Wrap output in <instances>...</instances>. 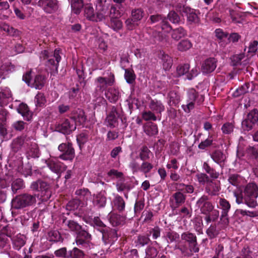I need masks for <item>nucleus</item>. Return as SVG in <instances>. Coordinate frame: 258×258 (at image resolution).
Listing matches in <instances>:
<instances>
[{
	"mask_svg": "<svg viewBox=\"0 0 258 258\" xmlns=\"http://www.w3.org/2000/svg\"><path fill=\"white\" fill-rule=\"evenodd\" d=\"M181 240L175 245V248L179 249L185 255H191L197 253L200 248L197 237L195 233L189 231L184 232L180 235Z\"/></svg>",
	"mask_w": 258,
	"mask_h": 258,
	"instance_id": "nucleus-1",
	"label": "nucleus"
},
{
	"mask_svg": "<svg viewBox=\"0 0 258 258\" xmlns=\"http://www.w3.org/2000/svg\"><path fill=\"white\" fill-rule=\"evenodd\" d=\"M233 195L238 204L244 203L250 208H254L257 205L256 199L258 197V188L255 183L248 184L243 192L234 191Z\"/></svg>",
	"mask_w": 258,
	"mask_h": 258,
	"instance_id": "nucleus-2",
	"label": "nucleus"
},
{
	"mask_svg": "<svg viewBox=\"0 0 258 258\" xmlns=\"http://www.w3.org/2000/svg\"><path fill=\"white\" fill-rule=\"evenodd\" d=\"M196 206L200 209L201 214L206 215L205 220L207 224L218 219L219 212L215 209L214 205L209 201L208 196L204 195L200 197L197 200Z\"/></svg>",
	"mask_w": 258,
	"mask_h": 258,
	"instance_id": "nucleus-3",
	"label": "nucleus"
},
{
	"mask_svg": "<svg viewBox=\"0 0 258 258\" xmlns=\"http://www.w3.org/2000/svg\"><path fill=\"white\" fill-rule=\"evenodd\" d=\"M109 4L106 1H98L96 6L95 22H100L108 20L110 17H120L118 10L114 7L109 8Z\"/></svg>",
	"mask_w": 258,
	"mask_h": 258,
	"instance_id": "nucleus-4",
	"label": "nucleus"
},
{
	"mask_svg": "<svg viewBox=\"0 0 258 258\" xmlns=\"http://www.w3.org/2000/svg\"><path fill=\"white\" fill-rule=\"evenodd\" d=\"M36 203V194H23L17 196L12 201V207L15 209H22Z\"/></svg>",
	"mask_w": 258,
	"mask_h": 258,
	"instance_id": "nucleus-5",
	"label": "nucleus"
},
{
	"mask_svg": "<svg viewBox=\"0 0 258 258\" xmlns=\"http://www.w3.org/2000/svg\"><path fill=\"white\" fill-rule=\"evenodd\" d=\"M204 100V96L199 94L194 89H189L187 92V99L186 104H183L182 108L187 113L195 108V105H200Z\"/></svg>",
	"mask_w": 258,
	"mask_h": 258,
	"instance_id": "nucleus-6",
	"label": "nucleus"
},
{
	"mask_svg": "<svg viewBox=\"0 0 258 258\" xmlns=\"http://www.w3.org/2000/svg\"><path fill=\"white\" fill-rule=\"evenodd\" d=\"M58 151L61 152L59 158L65 161H72L75 156V149L70 142L60 144L58 147Z\"/></svg>",
	"mask_w": 258,
	"mask_h": 258,
	"instance_id": "nucleus-7",
	"label": "nucleus"
},
{
	"mask_svg": "<svg viewBox=\"0 0 258 258\" xmlns=\"http://www.w3.org/2000/svg\"><path fill=\"white\" fill-rule=\"evenodd\" d=\"M91 239V235L88 232L84 230L77 234L75 241L79 248L89 249L92 245Z\"/></svg>",
	"mask_w": 258,
	"mask_h": 258,
	"instance_id": "nucleus-8",
	"label": "nucleus"
},
{
	"mask_svg": "<svg viewBox=\"0 0 258 258\" xmlns=\"http://www.w3.org/2000/svg\"><path fill=\"white\" fill-rule=\"evenodd\" d=\"M243 130L249 131L258 124V110L254 109L250 111L246 117L242 122Z\"/></svg>",
	"mask_w": 258,
	"mask_h": 258,
	"instance_id": "nucleus-9",
	"label": "nucleus"
},
{
	"mask_svg": "<svg viewBox=\"0 0 258 258\" xmlns=\"http://www.w3.org/2000/svg\"><path fill=\"white\" fill-rule=\"evenodd\" d=\"M60 50L55 49L53 53H50L47 50H44L42 52L40 55V58H43L44 59H47V65H52L55 66L56 70L57 69L59 62L61 59L60 56Z\"/></svg>",
	"mask_w": 258,
	"mask_h": 258,
	"instance_id": "nucleus-10",
	"label": "nucleus"
},
{
	"mask_svg": "<svg viewBox=\"0 0 258 258\" xmlns=\"http://www.w3.org/2000/svg\"><path fill=\"white\" fill-rule=\"evenodd\" d=\"M115 82L114 76L112 73H110L108 77H99L95 79V82L97 87L103 92L106 90L108 86H112Z\"/></svg>",
	"mask_w": 258,
	"mask_h": 258,
	"instance_id": "nucleus-11",
	"label": "nucleus"
},
{
	"mask_svg": "<svg viewBox=\"0 0 258 258\" xmlns=\"http://www.w3.org/2000/svg\"><path fill=\"white\" fill-rule=\"evenodd\" d=\"M120 117V112L115 106H112L111 111L106 118V125L110 127H114L118 124V119Z\"/></svg>",
	"mask_w": 258,
	"mask_h": 258,
	"instance_id": "nucleus-12",
	"label": "nucleus"
},
{
	"mask_svg": "<svg viewBox=\"0 0 258 258\" xmlns=\"http://www.w3.org/2000/svg\"><path fill=\"white\" fill-rule=\"evenodd\" d=\"M102 240L105 245H112L117 239L116 231L114 229L105 228L101 232Z\"/></svg>",
	"mask_w": 258,
	"mask_h": 258,
	"instance_id": "nucleus-13",
	"label": "nucleus"
},
{
	"mask_svg": "<svg viewBox=\"0 0 258 258\" xmlns=\"http://www.w3.org/2000/svg\"><path fill=\"white\" fill-rule=\"evenodd\" d=\"M51 196V192L49 184L47 183H42L41 184V189L39 193L36 195V198L41 201V202L47 201Z\"/></svg>",
	"mask_w": 258,
	"mask_h": 258,
	"instance_id": "nucleus-14",
	"label": "nucleus"
},
{
	"mask_svg": "<svg viewBox=\"0 0 258 258\" xmlns=\"http://www.w3.org/2000/svg\"><path fill=\"white\" fill-rule=\"evenodd\" d=\"M149 107L151 111L158 114L159 120L161 119V114L165 110V107L160 100L151 99Z\"/></svg>",
	"mask_w": 258,
	"mask_h": 258,
	"instance_id": "nucleus-15",
	"label": "nucleus"
},
{
	"mask_svg": "<svg viewBox=\"0 0 258 258\" xmlns=\"http://www.w3.org/2000/svg\"><path fill=\"white\" fill-rule=\"evenodd\" d=\"M76 128V124L74 123L73 121L71 122L69 119H65L60 124H58L57 127V130L64 134H70L71 132L75 131Z\"/></svg>",
	"mask_w": 258,
	"mask_h": 258,
	"instance_id": "nucleus-16",
	"label": "nucleus"
},
{
	"mask_svg": "<svg viewBox=\"0 0 258 258\" xmlns=\"http://www.w3.org/2000/svg\"><path fill=\"white\" fill-rule=\"evenodd\" d=\"M216 67L217 60L214 58H209L203 62L201 70L203 74H209L213 72Z\"/></svg>",
	"mask_w": 258,
	"mask_h": 258,
	"instance_id": "nucleus-17",
	"label": "nucleus"
},
{
	"mask_svg": "<svg viewBox=\"0 0 258 258\" xmlns=\"http://www.w3.org/2000/svg\"><path fill=\"white\" fill-rule=\"evenodd\" d=\"M220 189L221 187L219 183L214 182L212 179L208 182L205 187V191L211 196L218 195Z\"/></svg>",
	"mask_w": 258,
	"mask_h": 258,
	"instance_id": "nucleus-18",
	"label": "nucleus"
},
{
	"mask_svg": "<svg viewBox=\"0 0 258 258\" xmlns=\"http://www.w3.org/2000/svg\"><path fill=\"white\" fill-rule=\"evenodd\" d=\"M105 95L111 103H115L120 97L121 92L118 88H110L105 93Z\"/></svg>",
	"mask_w": 258,
	"mask_h": 258,
	"instance_id": "nucleus-19",
	"label": "nucleus"
},
{
	"mask_svg": "<svg viewBox=\"0 0 258 258\" xmlns=\"http://www.w3.org/2000/svg\"><path fill=\"white\" fill-rule=\"evenodd\" d=\"M186 199V196L180 191H178L172 195V205L174 208H177L185 203Z\"/></svg>",
	"mask_w": 258,
	"mask_h": 258,
	"instance_id": "nucleus-20",
	"label": "nucleus"
},
{
	"mask_svg": "<svg viewBox=\"0 0 258 258\" xmlns=\"http://www.w3.org/2000/svg\"><path fill=\"white\" fill-rule=\"evenodd\" d=\"M19 113L21 114L23 118L27 120L30 121L32 118L33 113L30 111L27 105L25 103H21L17 109Z\"/></svg>",
	"mask_w": 258,
	"mask_h": 258,
	"instance_id": "nucleus-21",
	"label": "nucleus"
},
{
	"mask_svg": "<svg viewBox=\"0 0 258 258\" xmlns=\"http://www.w3.org/2000/svg\"><path fill=\"white\" fill-rule=\"evenodd\" d=\"M26 236L21 234H18L12 238L13 247L16 250H20L26 243Z\"/></svg>",
	"mask_w": 258,
	"mask_h": 258,
	"instance_id": "nucleus-22",
	"label": "nucleus"
},
{
	"mask_svg": "<svg viewBox=\"0 0 258 258\" xmlns=\"http://www.w3.org/2000/svg\"><path fill=\"white\" fill-rule=\"evenodd\" d=\"M15 66L10 62L4 63L0 67V78L5 79L10 74L15 71Z\"/></svg>",
	"mask_w": 258,
	"mask_h": 258,
	"instance_id": "nucleus-23",
	"label": "nucleus"
},
{
	"mask_svg": "<svg viewBox=\"0 0 258 258\" xmlns=\"http://www.w3.org/2000/svg\"><path fill=\"white\" fill-rule=\"evenodd\" d=\"M12 99V93L9 88H6L0 91V106L7 105Z\"/></svg>",
	"mask_w": 258,
	"mask_h": 258,
	"instance_id": "nucleus-24",
	"label": "nucleus"
},
{
	"mask_svg": "<svg viewBox=\"0 0 258 258\" xmlns=\"http://www.w3.org/2000/svg\"><path fill=\"white\" fill-rule=\"evenodd\" d=\"M159 55L163 69L165 71L169 70L171 68L173 64L171 57L167 54L162 51H160Z\"/></svg>",
	"mask_w": 258,
	"mask_h": 258,
	"instance_id": "nucleus-25",
	"label": "nucleus"
},
{
	"mask_svg": "<svg viewBox=\"0 0 258 258\" xmlns=\"http://www.w3.org/2000/svg\"><path fill=\"white\" fill-rule=\"evenodd\" d=\"M47 13L51 14L56 12L58 9L57 0H53L40 6Z\"/></svg>",
	"mask_w": 258,
	"mask_h": 258,
	"instance_id": "nucleus-26",
	"label": "nucleus"
},
{
	"mask_svg": "<svg viewBox=\"0 0 258 258\" xmlns=\"http://www.w3.org/2000/svg\"><path fill=\"white\" fill-rule=\"evenodd\" d=\"M47 167L54 173L58 174L61 170L63 164L57 160L51 159L46 161Z\"/></svg>",
	"mask_w": 258,
	"mask_h": 258,
	"instance_id": "nucleus-27",
	"label": "nucleus"
},
{
	"mask_svg": "<svg viewBox=\"0 0 258 258\" xmlns=\"http://www.w3.org/2000/svg\"><path fill=\"white\" fill-rule=\"evenodd\" d=\"M63 224L67 226L69 230L75 232L77 234L80 231L84 230V229H82V226L74 220H64Z\"/></svg>",
	"mask_w": 258,
	"mask_h": 258,
	"instance_id": "nucleus-28",
	"label": "nucleus"
},
{
	"mask_svg": "<svg viewBox=\"0 0 258 258\" xmlns=\"http://www.w3.org/2000/svg\"><path fill=\"white\" fill-rule=\"evenodd\" d=\"M72 118L79 124H83L86 122V116L84 111L81 109H77L72 112Z\"/></svg>",
	"mask_w": 258,
	"mask_h": 258,
	"instance_id": "nucleus-29",
	"label": "nucleus"
},
{
	"mask_svg": "<svg viewBox=\"0 0 258 258\" xmlns=\"http://www.w3.org/2000/svg\"><path fill=\"white\" fill-rule=\"evenodd\" d=\"M0 29L6 32L8 35L13 37L19 36L20 31L6 23L0 24Z\"/></svg>",
	"mask_w": 258,
	"mask_h": 258,
	"instance_id": "nucleus-30",
	"label": "nucleus"
},
{
	"mask_svg": "<svg viewBox=\"0 0 258 258\" xmlns=\"http://www.w3.org/2000/svg\"><path fill=\"white\" fill-rule=\"evenodd\" d=\"M164 237L167 243H171L173 242H178L179 240L180 235L176 232L169 230L164 234Z\"/></svg>",
	"mask_w": 258,
	"mask_h": 258,
	"instance_id": "nucleus-31",
	"label": "nucleus"
},
{
	"mask_svg": "<svg viewBox=\"0 0 258 258\" xmlns=\"http://www.w3.org/2000/svg\"><path fill=\"white\" fill-rule=\"evenodd\" d=\"M144 131L149 136H153L158 133L157 125L152 122L145 124L144 126Z\"/></svg>",
	"mask_w": 258,
	"mask_h": 258,
	"instance_id": "nucleus-32",
	"label": "nucleus"
},
{
	"mask_svg": "<svg viewBox=\"0 0 258 258\" xmlns=\"http://www.w3.org/2000/svg\"><path fill=\"white\" fill-rule=\"evenodd\" d=\"M29 147L27 149L26 154L28 159L30 158H38L40 155V152L37 145L35 143L29 144Z\"/></svg>",
	"mask_w": 258,
	"mask_h": 258,
	"instance_id": "nucleus-33",
	"label": "nucleus"
},
{
	"mask_svg": "<svg viewBox=\"0 0 258 258\" xmlns=\"http://www.w3.org/2000/svg\"><path fill=\"white\" fill-rule=\"evenodd\" d=\"M29 145L28 143H26L24 139L22 138H17L14 139L12 143L11 148L13 151L17 152L20 150L23 147H25L26 145Z\"/></svg>",
	"mask_w": 258,
	"mask_h": 258,
	"instance_id": "nucleus-34",
	"label": "nucleus"
},
{
	"mask_svg": "<svg viewBox=\"0 0 258 258\" xmlns=\"http://www.w3.org/2000/svg\"><path fill=\"white\" fill-rule=\"evenodd\" d=\"M109 220L110 223L113 226H117L123 224L124 217L115 213L109 214Z\"/></svg>",
	"mask_w": 258,
	"mask_h": 258,
	"instance_id": "nucleus-35",
	"label": "nucleus"
},
{
	"mask_svg": "<svg viewBox=\"0 0 258 258\" xmlns=\"http://www.w3.org/2000/svg\"><path fill=\"white\" fill-rule=\"evenodd\" d=\"M45 81L44 76L41 75H36L30 86L36 89L40 90L44 87Z\"/></svg>",
	"mask_w": 258,
	"mask_h": 258,
	"instance_id": "nucleus-36",
	"label": "nucleus"
},
{
	"mask_svg": "<svg viewBox=\"0 0 258 258\" xmlns=\"http://www.w3.org/2000/svg\"><path fill=\"white\" fill-rule=\"evenodd\" d=\"M187 16V23L189 25H197L200 22V18L196 13L194 10L189 9V11L186 14Z\"/></svg>",
	"mask_w": 258,
	"mask_h": 258,
	"instance_id": "nucleus-37",
	"label": "nucleus"
},
{
	"mask_svg": "<svg viewBox=\"0 0 258 258\" xmlns=\"http://www.w3.org/2000/svg\"><path fill=\"white\" fill-rule=\"evenodd\" d=\"M94 205L98 208L105 207L106 203V198L102 192L97 194L93 199Z\"/></svg>",
	"mask_w": 258,
	"mask_h": 258,
	"instance_id": "nucleus-38",
	"label": "nucleus"
},
{
	"mask_svg": "<svg viewBox=\"0 0 258 258\" xmlns=\"http://www.w3.org/2000/svg\"><path fill=\"white\" fill-rule=\"evenodd\" d=\"M113 203L114 209L119 212H122L124 210L125 203L121 197L119 196H116Z\"/></svg>",
	"mask_w": 258,
	"mask_h": 258,
	"instance_id": "nucleus-39",
	"label": "nucleus"
},
{
	"mask_svg": "<svg viewBox=\"0 0 258 258\" xmlns=\"http://www.w3.org/2000/svg\"><path fill=\"white\" fill-rule=\"evenodd\" d=\"M246 154L248 158L258 162V145L247 147Z\"/></svg>",
	"mask_w": 258,
	"mask_h": 258,
	"instance_id": "nucleus-40",
	"label": "nucleus"
},
{
	"mask_svg": "<svg viewBox=\"0 0 258 258\" xmlns=\"http://www.w3.org/2000/svg\"><path fill=\"white\" fill-rule=\"evenodd\" d=\"M71 6L72 12L79 14L84 6L83 0H71Z\"/></svg>",
	"mask_w": 258,
	"mask_h": 258,
	"instance_id": "nucleus-41",
	"label": "nucleus"
},
{
	"mask_svg": "<svg viewBox=\"0 0 258 258\" xmlns=\"http://www.w3.org/2000/svg\"><path fill=\"white\" fill-rule=\"evenodd\" d=\"M47 239L49 241L58 242L62 240L61 236L57 230H51L48 232Z\"/></svg>",
	"mask_w": 258,
	"mask_h": 258,
	"instance_id": "nucleus-42",
	"label": "nucleus"
},
{
	"mask_svg": "<svg viewBox=\"0 0 258 258\" xmlns=\"http://www.w3.org/2000/svg\"><path fill=\"white\" fill-rule=\"evenodd\" d=\"M28 124L22 120H17L12 124V130L17 132H23L28 128Z\"/></svg>",
	"mask_w": 258,
	"mask_h": 258,
	"instance_id": "nucleus-43",
	"label": "nucleus"
},
{
	"mask_svg": "<svg viewBox=\"0 0 258 258\" xmlns=\"http://www.w3.org/2000/svg\"><path fill=\"white\" fill-rule=\"evenodd\" d=\"M84 15L88 20L95 22L96 13H94V9L90 5H87L84 9Z\"/></svg>",
	"mask_w": 258,
	"mask_h": 258,
	"instance_id": "nucleus-44",
	"label": "nucleus"
},
{
	"mask_svg": "<svg viewBox=\"0 0 258 258\" xmlns=\"http://www.w3.org/2000/svg\"><path fill=\"white\" fill-rule=\"evenodd\" d=\"M10 5L7 2H0V12H6V14H3L1 16V18L3 19H7L9 15L12 13V12L9 10Z\"/></svg>",
	"mask_w": 258,
	"mask_h": 258,
	"instance_id": "nucleus-45",
	"label": "nucleus"
},
{
	"mask_svg": "<svg viewBox=\"0 0 258 258\" xmlns=\"http://www.w3.org/2000/svg\"><path fill=\"white\" fill-rule=\"evenodd\" d=\"M119 17H113L110 18L109 26L115 31L120 30L122 27V22L118 18Z\"/></svg>",
	"mask_w": 258,
	"mask_h": 258,
	"instance_id": "nucleus-46",
	"label": "nucleus"
},
{
	"mask_svg": "<svg viewBox=\"0 0 258 258\" xmlns=\"http://www.w3.org/2000/svg\"><path fill=\"white\" fill-rule=\"evenodd\" d=\"M203 169L209 174L210 177L213 179H217L219 176V173L216 172V170L211 167L210 165L207 163L204 162L203 165Z\"/></svg>",
	"mask_w": 258,
	"mask_h": 258,
	"instance_id": "nucleus-47",
	"label": "nucleus"
},
{
	"mask_svg": "<svg viewBox=\"0 0 258 258\" xmlns=\"http://www.w3.org/2000/svg\"><path fill=\"white\" fill-rule=\"evenodd\" d=\"M189 69V64L186 63L179 65L176 70L175 77H179L188 73Z\"/></svg>",
	"mask_w": 258,
	"mask_h": 258,
	"instance_id": "nucleus-48",
	"label": "nucleus"
},
{
	"mask_svg": "<svg viewBox=\"0 0 258 258\" xmlns=\"http://www.w3.org/2000/svg\"><path fill=\"white\" fill-rule=\"evenodd\" d=\"M186 34V31L182 27H179L172 31L171 36L175 40H179L185 36Z\"/></svg>",
	"mask_w": 258,
	"mask_h": 258,
	"instance_id": "nucleus-49",
	"label": "nucleus"
},
{
	"mask_svg": "<svg viewBox=\"0 0 258 258\" xmlns=\"http://www.w3.org/2000/svg\"><path fill=\"white\" fill-rule=\"evenodd\" d=\"M84 252L77 247H74L72 250L69 251L68 258H84Z\"/></svg>",
	"mask_w": 258,
	"mask_h": 258,
	"instance_id": "nucleus-50",
	"label": "nucleus"
},
{
	"mask_svg": "<svg viewBox=\"0 0 258 258\" xmlns=\"http://www.w3.org/2000/svg\"><path fill=\"white\" fill-rule=\"evenodd\" d=\"M150 20L152 23L161 21L162 23H163L162 29H164L165 28H168L169 30L171 29V27H170L169 24H168V23L165 21V19H163L162 17L160 15H152L150 17Z\"/></svg>",
	"mask_w": 258,
	"mask_h": 258,
	"instance_id": "nucleus-51",
	"label": "nucleus"
},
{
	"mask_svg": "<svg viewBox=\"0 0 258 258\" xmlns=\"http://www.w3.org/2000/svg\"><path fill=\"white\" fill-rule=\"evenodd\" d=\"M25 187L23 179L21 178H17L15 179L12 183V189L14 193Z\"/></svg>",
	"mask_w": 258,
	"mask_h": 258,
	"instance_id": "nucleus-52",
	"label": "nucleus"
},
{
	"mask_svg": "<svg viewBox=\"0 0 258 258\" xmlns=\"http://www.w3.org/2000/svg\"><path fill=\"white\" fill-rule=\"evenodd\" d=\"M192 46V43L189 40L184 39L178 43L177 49L180 51H185L190 49Z\"/></svg>",
	"mask_w": 258,
	"mask_h": 258,
	"instance_id": "nucleus-53",
	"label": "nucleus"
},
{
	"mask_svg": "<svg viewBox=\"0 0 258 258\" xmlns=\"http://www.w3.org/2000/svg\"><path fill=\"white\" fill-rule=\"evenodd\" d=\"M211 158L218 164L221 163L225 159L223 153L220 150H217L213 152L211 155Z\"/></svg>",
	"mask_w": 258,
	"mask_h": 258,
	"instance_id": "nucleus-54",
	"label": "nucleus"
},
{
	"mask_svg": "<svg viewBox=\"0 0 258 258\" xmlns=\"http://www.w3.org/2000/svg\"><path fill=\"white\" fill-rule=\"evenodd\" d=\"M249 83H245L243 85L239 87L233 93V96L235 97L243 95L249 92Z\"/></svg>",
	"mask_w": 258,
	"mask_h": 258,
	"instance_id": "nucleus-55",
	"label": "nucleus"
},
{
	"mask_svg": "<svg viewBox=\"0 0 258 258\" xmlns=\"http://www.w3.org/2000/svg\"><path fill=\"white\" fill-rule=\"evenodd\" d=\"M144 15V11L141 8L133 10L132 12V17L134 22L140 21L143 17Z\"/></svg>",
	"mask_w": 258,
	"mask_h": 258,
	"instance_id": "nucleus-56",
	"label": "nucleus"
},
{
	"mask_svg": "<svg viewBox=\"0 0 258 258\" xmlns=\"http://www.w3.org/2000/svg\"><path fill=\"white\" fill-rule=\"evenodd\" d=\"M124 78L128 84H133L136 79V75L132 70L125 69Z\"/></svg>",
	"mask_w": 258,
	"mask_h": 258,
	"instance_id": "nucleus-57",
	"label": "nucleus"
},
{
	"mask_svg": "<svg viewBox=\"0 0 258 258\" xmlns=\"http://www.w3.org/2000/svg\"><path fill=\"white\" fill-rule=\"evenodd\" d=\"M153 167V165L152 163L146 161H143V162L141 164L140 172L146 174L151 171Z\"/></svg>",
	"mask_w": 258,
	"mask_h": 258,
	"instance_id": "nucleus-58",
	"label": "nucleus"
},
{
	"mask_svg": "<svg viewBox=\"0 0 258 258\" xmlns=\"http://www.w3.org/2000/svg\"><path fill=\"white\" fill-rule=\"evenodd\" d=\"M150 154L151 151L146 146H143L141 148L139 153V157L141 160L146 161L150 158Z\"/></svg>",
	"mask_w": 258,
	"mask_h": 258,
	"instance_id": "nucleus-59",
	"label": "nucleus"
},
{
	"mask_svg": "<svg viewBox=\"0 0 258 258\" xmlns=\"http://www.w3.org/2000/svg\"><path fill=\"white\" fill-rule=\"evenodd\" d=\"M219 206L222 209V213H228L230 210L231 205L229 202L223 198H220Z\"/></svg>",
	"mask_w": 258,
	"mask_h": 258,
	"instance_id": "nucleus-60",
	"label": "nucleus"
},
{
	"mask_svg": "<svg viewBox=\"0 0 258 258\" xmlns=\"http://www.w3.org/2000/svg\"><path fill=\"white\" fill-rule=\"evenodd\" d=\"M219 230L216 225H211L206 231V233L210 238L216 237L219 234Z\"/></svg>",
	"mask_w": 258,
	"mask_h": 258,
	"instance_id": "nucleus-61",
	"label": "nucleus"
},
{
	"mask_svg": "<svg viewBox=\"0 0 258 258\" xmlns=\"http://www.w3.org/2000/svg\"><path fill=\"white\" fill-rule=\"evenodd\" d=\"M196 177L198 182L202 185L207 184L211 180L207 174L203 173H198Z\"/></svg>",
	"mask_w": 258,
	"mask_h": 258,
	"instance_id": "nucleus-62",
	"label": "nucleus"
},
{
	"mask_svg": "<svg viewBox=\"0 0 258 258\" xmlns=\"http://www.w3.org/2000/svg\"><path fill=\"white\" fill-rule=\"evenodd\" d=\"M93 222L94 226L101 232L104 230L105 228H107L105 225L98 217H94Z\"/></svg>",
	"mask_w": 258,
	"mask_h": 258,
	"instance_id": "nucleus-63",
	"label": "nucleus"
},
{
	"mask_svg": "<svg viewBox=\"0 0 258 258\" xmlns=\"http://www.w3.org/2000/svg\"><path fill=\"white\" fill-rule=\"evenodd\" d=\"M251 253L249 247H244L242 249L240 255L235 258H252Z\"/></svg>",
	"mask_w": 258,
	"mask_h": 258,
	"instance_id": "nucleus-64",
	"label": "nucleus"
}]
</instances>
